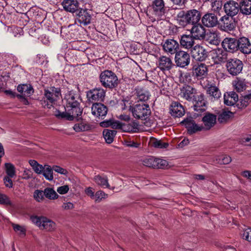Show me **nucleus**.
I'll return each instance as SVG.
<instances>
[{
	"label": "nucleus",
	"instance_id": "f257e3e1",
	"mask_svg": "<svg viewBox=\"0 0 251 251\" xmlns=\"http://www.w3.org/2000/svg\"><path fill=\"white\" fill-rule=\"evenodd\" d=\"M80 100L78 93L73 90L68 91L63 100L65 104V111L61 112L56 110L54 112L55 116L58 118L69 121L78 118L82 112V110L79 107Z\"/></svg>",
	"mask_w": 251,
	"mask_h": 251
},
{
	"label": "nucleus",
	"instance_id": "f03ea898",
	"mask_svg": "<svg viewBox=\"0 0 251 251\" xmlns=\"http://www.w3.org/2000/svg\"><path fill=\"white\" fill-rule=\"evenodd\" d=\"M201 19V14L200 11L195 9L188 10L186 12L184 11H181L176 16L177 23L182 26H185L188 24H197Z\"/></svg>",
	"mask_w": 251,
	"mask_h": 251
},
{
	"label": "nucleus",
	"instance_id": "7ed1b4c3",
	"mask_svg": "<svg viewBox=\"0 0 251 251\" xmlns=\"http://www.w3.org/2000/svg\"><path fill=\"white\" fill-rule=\"evenodd\" d=\"M61 97V94L59 88L54 87L48 88L44 90L42 104L44 107L50 108Z\"/></svg>",
	"mask_w": 251,
	"mask_h": 251
},
{
	"label": "nucleus",
	"instance_id": "20e7f679",
	"mask_svg": "<svg viewBox=\"0 0 251 251\" xmlns=\"http://www.w3.org/2000/svg\"><path fill=\"white\" fill-rule=\"evenodd\" d=\"M30 220L33 224L39 227L41 229H44L48 231H52L56 228L55 223L46 217L31 216Z\"/></svg>",
	"mask_w": 251,
	"mask_h": 251
},
{
	"label": "nucleus",
	"instance_id": "39448f33",
	"mask_svg": "<svg viewBox=\"0 0 251 251\" xmlns=\"http://www.w3.org/2000/svg\"><path fill=\"white\" fill-rule=\"evenodd\" d=\"M129 110L135 118L142 120H146L151 114L150 107L147 104H135L130 106Z\"/></svg>",
	"mask_w": 251,
	"mask_h": 251
},
{
	"label": "nucleus",
	"instance_id": "423d86ee",
	"mask_svg": "<svg viewBox=\"0 0 251 251\" xmlns=\"http://www.w3.org/2000/svg\"><path fill=\"white\" fill-rule=\"evenodd\" d=\"M101 84L105 87L112 88L117 85L118 78L116 75L110 71L102 72L100 76Z\"/></svg>",
	"mask_w": 251,
	"mask_h": 251
},
{
	"label": "nucleus",
	"instance_id": "0eeeda50",
	"mask_svg": "<svg viewBox=\"0 0 251 251\" xmlns=\"http://www.w3.org/2000/svg\"><path fill=\"white\" fill-rule=\"evenodd\" d=\"M243 67L242 62L238 59H230L226 64L227 70L229 74L232 75H237L239 74Z\"/></svg>",
	"mask_w": 251,
	"mask_h": 251
},
{
	"label": "nucleus",
	"instance_id": "6e6552de",
	"mask_svg": "<svg viewBox=\"0 0 251 251\" xmlns=\"http://www.w3.org/2000/svg\"><path fill=\"white\" fill-rule=\"evenodd\" d=\"M164 51L168 54H174L179 48V44L173 39L166 40L162 43Z\"/></svg>",
	"mask_w": 251,
	"mask_h": 251
},
{
	"label": "nucleus",
	"instance_id": "1a4fd4ad",
	"mask_svg": "<svg viewBox=\"0 0 251 251\" xmlns=\"http://www.w3.org/2000/svg\"><path fill=\"white\" fill-rule=\"evenodd\" d=\"M175 54V59L177 66L183 68L189 64L190 56L187 52L179 50Z\"/></svg>",
	"mask_w": 251,
	"mask_h": 251
},
{
	"label": "nucleus",
	"instance_id": "9d476101",
	"mask_svg": "<svg viewBox=\"0 0 251 251\" xmlns=\"http://www.w3.org/2000/svg\"><path fill=\"white\" fill-rule=\"evenodd\" d=\"M192 57L196 60L202 61L207 56V52L203 47L196 45L191 49Z\"/></svg>",
	"mask_w": 251,
	"mask_h": 251
},
{
	"label": "nucleus",
	"instance_id": "9b49d317",
	"mask_svg": "<svg viewBox=\"0 0 251 251\" xmlns=\"http://www.w3.org/2000/svg\"><path fill=\"white\" fill-rule=\"evenodd\" d=\"M221 28L225 31H230L234 29L236 23L232 17L224 16L221 18Z\"/></svg>",
	"mask_w": 251,
	"mask_h": 251
},
{
	"label": "nucleus",
	"instance_id": "f8f14e48",
	"mask_svg": "<svg viewBox=\"0 0 251 251\" xmlns=\"http://www.w3.org/2000/svg\"><path fill=\"white\" fill-rule=\"evenodd\" d=\"M201 22L203 25L207 27H213L218 24L217 16L213 13H206L201 18Z\"/></svg>",
	"mask_w": 251,
	"mask_h": 251
},
{
	"label": "nucleus",
	"instance_id": "ddd939ff",
	"mask_svg": "<svg viewBox=\"0 0 251 251\" xmlns=\"http://www.w3.org/2000/svg\"><path fill=\"white\" fill-rule=\"evenodd\" d=\"M91 111L95 117L103 118L107 113V108L103 104L96 103L92 105Z\"/></svg>",
	"mask_w": 251,
	"mask_h": 251
},
{
	"label": "nucleus",
	"instance_id": "4468645a",
	"mask_svg": "<svg viewBox=\"0 0 251 251\" xmlns=\"http://www.w3.org/2000/svg\"><path fill=\"white\" fill-rule=\"evenodd\" d=\"M105 95V91L101 88H95L87 94L90 100L102 101Z\"/></svg>",
	"mask_w": 251,
	"mask_h": 251
},
{
	"label": "nucleus",
	"instance_id": "2eb2a0df",
	"mask_svg": "<svg viewBox=\"0 0 251 251\" xmlns=\"http://www.w3.org/2000/svg\"><path fill=\"white\" fill-rule=\"evenodd\" d=\"M222 45L225 50L227 51L234 52L238 49V41L235 38H226Z\"/></svg>",
	"mask_w": 251,
	"mask_h": 251
},
{
	"label": "nucleus",
	"instance_id": "dca6fc26",
	"mask_svg": "<svg viewBox=\"0 0 251 251\" xmlns=\"http://www.w3.org/2000/svg\"><path fill=\"white\" fill-rule=\"evenodd\" d=\"M195 40L191 35L183 34L180 39V46L185 49H192L195 46Z\"/></svg>",
	"mask_w": 251,
	"mask_h": 251
},
{
	"label": "nucleus",
	"instance_id": "f3484780",
	"mask_svg": "<svg viewBox=\"0 0 251 251\" xmlns=\"http://www.w3.org/2000/svg\"><path fill=\"white\" fill-rule=\"evenodd\" d=\"M238 49L244 54L251 53V43L248 38L243 37L238 40Z\"/></svg>",
	"mask_w": 251,
	"mask_h": 251
},
{
	"label": "nucleus",
	"instance_id": "a211bd4d",
	"mask_svg": "<svg viewBox=\"0 0 251 251\" xmlns=\"http://www.w3.org/2000/svg\"><path fill=\"white\" fill-rule=\"evenodd\" d=\"M239 6V5L237 2L233 0H230L224 5L225 12L230 17H233L238 13Z\"/></svg>",
	"mask_w": 251,
	"mask_h": 251
},
{
	"label": "nucleus",
	"instance_id": "6ab92c4d",
	"mask_svg": "<svg viewBox=\"0 0 251 251\" xmlns=\"http://www.w3.org/2000/svg\"><path fill=\"white\" fill-rule=\"evenodd\" d=\"M216 116L214 114L207 113L202 118V121L203 123L202 129L208 130L213 127L216 122Z\"/></svg>",
	"mask_w": 251,
	"mask_h": 251
},
{
	"label": "nucleus",
	"instance_id": "aec40b11",
	"mask_svg": "<svg viewBox=\"0 0 251 251\" xmlns=\"http://www.w3.org/2000/svg\"><path fill=\"white\" fill-rule=\"evenodd\" d=\"M193 25L191 30V35L196 39L203 38L205 34V30L203 26L200 24Z\"/></svg>",
	"mask_w": 251,
	"mask_h": 251
},
{
	"label": "nucleus",
	"instance_id": "412c9836",
	"mask_svg": "<svg viewBox=\"0 0 251 251\" xmlns=\"http://www.w3.org/2000/svg\"><path fill=\"white\" fill-rule=\"evenodd\" d=\"M174 65L172 60L168 57L162 56L158 59V67L162 71H169Z\"/></svg>",
	"mask_w": 251,
	"mask_h": 251
},
{
	"label": "nucleus",
	"instance_id": "4be33fe9",
	"mask_svg": "<svg viewBox=\"0 0 251 251\" xmlns=\"http://www.w3.org/2000/svg\"><path fill=\"white\" fill-rule=\"evenodd\" d=\"M227 58V53L221 49H217L212 51V58L216 64L225 61Z\"/></svg>",
	"mask_w": 251,
	"mask_h": 251
},
{
	"label": "nucleus",
	"instance_id": "5701e85b",
	"mask_svg": "<svg viewBox=\"0 0 251 251\" xmlns=\"http://www.w3.org/2000/svg\"><path fill=\"white\" fill-rule=\"evenodd\" d=\"M62 5L66 11L71 13H74L77 10L79 6L76 0H64Z\"/></svg>",
	"mask_w": 251,
	"mask_h": 251
},
{
	"label": "nucleus",
	"instance_id": "b1692460",
	"mask_svg": "<svg viewBox=\"0 0 251 251\" xmlns=\"http://www.w3.org/2000/svg\"><path fill=\"white\" fill-rule=\"evenodd\" d=\"M182 123L186 126L190 134L202 130V127L197 125L191 119H185L182 122Z\"/></svg>",
	"mask_w": 251,
	"mask_h": 251
},
{
	"label": "nucleus",
	"instance_id": "393cba45",
	"mask_svg": "<svg viewBox=\"0 0 251 251\" xmlns=\"http://www.w3.org/2000/svg\"><path fill=\"white\" fill-rule=\"evenodd\" d=\"M76 16L80 24L86 25L90 23L91 17L86 9H80Z\"/></svg>",
	"mask_w": 251,
	"mask_h": 251
},
{
	"label": "nucleus",
	"instance_id": "a878e982",
	"mask_svg": "<svg viewBox=\"0 0 251 251\" xmlns=\"http://www.w3.org/2000/svg\"><path fill=\"white\" fill-rule=\"evenodd\" d=\"M171 114L173 116L180 117L182 116L185 112L182 105L178 102H173L171 105Z\"/></svg>",
	"mask_w": 251,
	"mask_h": 251
},
{
	"label": "nucleus",
	"instance_id": "bb28decb",
	"mask_svg": "<svg viewBox=\"0 0 251 251\" xmlns=\"http://www.w3.org/2000/svg\"><path fill=\"white\" fill-rule=\"evenodd\" d=\"M207 66L202 63H198L193 67V74L198 77H204L207 74Z\"/></svg>",
	"mask_w": 251,
	"mask_h": 251
},
{
	"label": "nucleus",
	"instance_id": "cd10ccee",
	"mask_svg": "<svg viewBox=\"0 0 251 251\" xmlns=\"http://www.w3.org/2000/svg\"><path fill=\"white\" fill-rule=\"evenodd\" d=\"M206 107V101L203 95H201L196 98L195 102L194 104L195 111L200 113L205 111Z\"/></svg>",
	"mask_w": 251,
	"mask_h": 251
},
{
	"label": "nucleus",
	"instance_id": "c85d7f7f",
	"mask_svg": "<svg viewBox=\"0 0 251 251\" xmlns=\"http://www.w3.org/2000/svg\"><path fill=\"white\" fill-rule=\"evenodd\" d=\"M224 103L226 105H234L238 100L237 94L234 92H230L225 94L224 96Z\"/></svg>",
	"mask_w": 251,
	"mask_h": 251
},
{
	"label": "nucleus",
	"instance_id": "c756f323",
	"mask_svg": "<svg viewBox=\"0 0 251 251\" xmlns=\"http://www.w3.org/2000/svg\"><path fill=\"white\" fill-rule=\"evenodd\" d=\"M152 8L155 14L161 16L164 13V3L163 0H154L152 3Z\"/></svg>",
	"mask_w": 251,
	"mask_h": 251
},
{
	"label": "nucleus",
	"instance_id": "7c9ffc66",
	"mask_svg": "<svg viewBox=\"0 0 251 251\" xmlns=\"http://www.w3.org/2000/svg\"><path fill=\"white\" fill-rule=\"evenodd\" d=\"M206 40L211 45L217 46L220 43V36L217 32H210L207 35Z\"/></svg>",
	"mask_w": 251,
	"mask_h": 251
},
{
	"label": "nucleus",
	"instance_id": "2f4dec72",
	"mask_svg": "<svg viewBox=\"0 0 251 251\" xmlns=\"http://www.w3.org/2000/svg\"><path fill=\"white\" fill-rule=\"evenodd\" d=\"M17 90L25 97L30 96L33 92V88L30 85L25 84L19 85L17 87Z\"/></svg>",
	"mask_w": 251,
	"mask_h": 251
},
{
	"label": "nucleus",
	"instance_id": "473e14b6",
	"mask_svg": "<svg viewBox=\"0 0 251 251\" xmlns=\"http://www.w3.org/2000/svg\"><path fill=\"white\" fill-rule=\"evenodd\" d=\"M93 180L97 185L101 187L110 188L108 179L106 176L97 175L94 177Z\"/></svg>",
	"mask_w": 251,
	"mask_h": 251
},
{
	"label": "nucleus",
	"instance_id": "72a5a7b5",
	"mask_svg": "<svg viewBox=\"0 0 251 251\" xmlns=\"http://www.w3.org/2000/svg\"><path fill=\"white\" fill-rule=\"evenodd\" d=\"M125 124L119 121H106L100 123V125L102 127H108L111 126L113 128L121 129L123 130V127Z\"/></svg>",
	"mask_w": 251,
	"mask_h": 251
},
{
	"label": "nucleus",
	"instance_id": "f704fd0d",
	"mask_svg": "<svg viewBox=\"0 0 251 251\" xmlns=\"http://www.w3.org/2000/svg\"><path fill=\"white\" fill-rule=\"evenodd\" d=\"M194 89L190 86H185L181 90L182 97L187 100H191L193 97Z\"/></svg>",
	"mask_w": 251,
	"mask_h": 251
},
{
	"label": "nucleus",
	"instance_id": "c9c22d12",
	"mask_svg": "<svg viewBox=\"0 0 251 251\" xmlns=\"http://www.w3.org/2000/svg\"><path fill=\"white\" fill-rule=\"evenodd\" d=\"M137 99L140 101H147L150 97V93L146 89L138 88L136 89Z\"/></svg>",
	"mask_w": 251,
	"mask_h": 251
},
{
	"label": "nucleus",
	"instance_id": "e433bc0d",
	"mask_svg": "<svg viewBox=\"0 0 251 251\" xmlns=\"http://www.w3.org/2000/svg\"><path fill=\"white\" fill-rule=\"evenodd\" d=\"M139 130V124L135 122L132 121L128 124H124L123 131L125 132H136Z\"/></svg>",
	"mask_w": 251,
	"mask_h": 251
},
{
	"label": "nucleus",
	"instance_id": "4c0bfd02",
	"mask_svg": "<svg viewBox=\"0 0 251 251\" xmlns=\"http://www.w3.org/2000/svg\"><path fill=\"white\" fill-rule=\"evenodd\" d=\"M207 93L212 98L218 99L221 96V93L219 88L214 85H210L207 89Z\"/></svg>",
	"mask_w": 251,
	"mask_h": 251
},
{
	"label": "nucleus",
	"instance_id": "58836bf2",
	"mask_svg": "<svg viewBox=\"0 0 251 251\" xmlns=\"http://www.w3.org/2000/svg\"><path fill=\"white\" fill-rule=\"evenodd\" d=\"M241 12L244 15L251 14V0H243L241 3Z\"/></svg>",
	"mask_w": 251,
	"mask_h": 251
},
{
	"label": "nucleus",
	"instance_id": "ea45409f",
	"mask_svg": "<svg viewBox=\"0 0 251 251\" xmlns=\"http://www.w3.org/2000/svg\"><path fill=\"white\" fill-rule=\"evenodd\" d=\"M116 131L105 129L103 131V137L108 144L113 142L114 138L116 134Z\"/></svg>",
	"mask_w": 251,
	"mask_h": 251
},
{
	"label": "nucleus",
	"instance_id": "a19ab883",
	"mask_svg": "<svg viewBox=\"0 0 251 251\" xmlns=\"http://www.w3.org/2000/svg\"><path fill=\"white\" fill-rule=\"evenodd\" d=\"M234 89L238 92L243 91L246 89V83L244 79L237 78L233 82Z\"/></svg>",
	"mask_w": 251,
	"mask_h": 251
},
{
	"label": "nucleus",
	"instance_id": "79ce46f5",
	"mask_svg": "<svg viewBox=\"0 0 251 251\" xmlns=\"http://www.w3.org/2000/svg\"><path fill=\"white\" fill-rule=\"evenodd\" d=\"M53 169L48 165H44V168L42 174L46 178V179L49 180H52L53 179Z\"/></svg>",
	"mask_w": 251,
	"mask_h": 251
},
{
	"label": "nucleus",
	"instance_id": "37998d69",
	"mask_svg": "<svg viewBox=\"0 0 251 251\" xmlns=\"http://www.w3.org/2000/svg\"><path fill=\"white\" fill-rule=\"evenodd\" d=\"M216 161L220 164H228L231 161V158L226 154H222L216 156Z\"/></svg>",
	"mask_w": 251,
	"mask_h": 251
},
{
	"label": "nucleus",
	"instance_id": "c03bdc74",
	"mask_svg": "<svg viewBox=\"0 0 251 251\" xmlns=\"http://www.w3.org/2000/svg\"><path fill=\"white\" fill-rule=\"evenodd\" d=\"M233 116L230 111H224L219 114L218 120L220 123H225Z\"/></svg>",
	"mask_w": 251,
	"mask_h": 251
},
{
	"label": "nucleus",
	"instance_id": "a18cd8bd",
	"mask_svg": "<svg viewBox=\"0 0 251 251\" xmlns=\"http://www.w3.org/2000/svg\"><path fill=\"white\" fill-rule=\"evenodd\" d=\"M45 196L49 200H56L59 196L51 188H46L44 190Z\"/></svg>",
	"mask_w": 251,
	"mask_h": 251
},
{
	"label": "nucleus",
	"instance_id": "49530a36",
	"mask_svg": "<svg viewBox=\"0 0 251 251\" xmlns=\"http://www.w3.org/2000/svg\"><path fill=\"white\" fill-rule=\"evenodd\" d=\"M29 163L36 173L38 174H42L44 168V166H43L42 165L39 164L35 160H29Z\"/></svg>",
	"mask_w": 251,
	"mask_h": 251
},
{
	"label": "nucleus",
	"instance_id": "de8ad7c7",
	"mask_svg": "<svg viewBox=\"0 0 251 251\" xmlns=\"http://www.w3.org/2000/svg\"><path fill=\"white\" fill-rule=\"evenodd\" d=\"M12 227L14 231L19 235L24 236L26 233V228L24 226L12 224Z\"/></svg>",
	"mask_w": 251,
	"mask_h": 251
},
{
	"label": "nucleus",
	"instance_id": "09e8293b",
	"mask_svg": "<svg viewBox=\"0 0 251 251\" xmlns=\"http://www.w3.org/2000/svg\"><path fill=\"white\" fill-rule=\"evenodd\" d=\"M156 159V158L152 156L148 157L143 160L142 163L143 165L145 166L154 168Z\"/></svg>",
	"mask_w": 251,
	"mask_h": 251
},
{
	"label": "nucleus",
	"instance_id": "8fccbe9b",
	"mask_svg": "<svg viewBox=\"0 0 251 251\" xmlns=\"http://www.w3.org/2000/svg\"><path fill=\"white\" fill-rule=\"evenodd\" d=\"M108 195L105 193L103 191L101 190L98 191L96 194H95V197L93 198V200L96 202H100L103 199H106L107 198Z\"/></svg>",
	"mask_w": 251,
	"mask_h": 251
},
{
	"label": "nucleus",
	"instance_id": "3c124183",
	"mask_svg": "<svg viewBox=\"0 0 251 251\" xmlns=\"http://www.w3.org/2000/svg\"><path fill=\"white\" fill-rule=\"evenodd\" d=\"M6 173L7 176L13 177L15 175V171L14 166L11 163H7L5 164Z\"/></svg>",
	"mask_w": 251,
	"mask_h": 251
},
{
	"label": "nucleus",
	"instance_id": "603ef678",
	"mask_svg": "<svg viewBox=\"0 0 251 251\" xmlns=\"http://www.w3.org/2000/svg\"><path fill=\"white\" fill-rule=\"evenodd\" d=\"M151 144L154 147L159 149L167 148L169 145L167 143L163 142L161 140H152Z\"/></svg>",
	"mask_w": 251,
	"mask_h": 251
},
{
	"label": "nucleus",
	"instance_id": "864d4df0",
	"mask_svg": "<svg viewBox=\"0 0 251 251\" xmlns=\"http://www.w3.org/2000/svg\"><path fill=\"white\" fill-rule=\"evenodd\" d=\"M168 165V162L166 160L160 158H156L154 168L164 169Z\"/></svg>",
	"mask_w": 251,
	"mask_h": 251
},
{
	"label": "nucleus",
	"instance_id": "5fc2aeb1",
	"mask_svg": "<svg viewBox=\"0 0 251 251\" xmlns=\"http://www.w3.org/2000/svg\"><path fill=\"white\" fill-rule=\"evenodd\" d=\"M44 191L41 190H35L33 194V197L34 199L38 202H41L44 199Z\"/></svg>",
	"mask_w": 251,
	"mask_h": 251
},
{
	"label": "nucleus",
	"instance_id": "6e6d98bb",
	"mask_svg": "<svg viewBox=\"0 0 251 251\" xmlns=\"http://www.w3.org/2000/svg\"><path fill=\"white\" fill-rule=\"evenodd\" d=\"M74 129L76 132H80L82 131H85L88 129V126L84 124L83 123L81 122L78 124H75L73 127Z\"/></svg>",
	"mask_w": 251,
	"mask_h": 251
},
{
	"label": "nucleus",
	"instance_id": "4d7b16f0",
	"mask_svg": "<svg viewBox=\"0 0 251 251\" xmlns=\"http://www.w3.org/2000/svg\"><path fill=\"white\" fill-rule=\"evenodd\" d=\"M251 99V94H249L243 96L240 100L241 108L246 107L250 102Z\"/></svg>",
	"mask_w": 251,
	"mask_h": 251
},
{
	"label": "nucleus",
	"instance_id": "13d9d810",
	"mask_svg": "<svg viewBox=\"0 0 251 251\" xmlns=\"http://www.w3.org/2000/svg\"><path fill=\"white\" fill-rule=\"evenodd\" d=\"M124 145L126 147H132V148H138L140 146V144L135 142L133 140H126L124 142Z\"/></svg>",
	"mask_w": 251,
	"mask_h": 251
},
{
	"label": "nucleus",
	"instance_id": "bf43d9fd",
	"mask_svg": "<svg viewBox=\"0 0 251 251\" xmlns=\"http://www.w3.org/2000/svg\"><path fill=\"white\" fill-rule=\"evenodd\" d=\"M0 204L11 205V203L7 196L0 193Z\"/></svg>",
	"mask_w": 251,
	"mask_h": 251
},
{
	"label": "nucleus",
	"instance_id": "052dcab7",
	"mask_svg": "<svg viewBox=\"0 0 251 251\" xmlns=\"http://www.w3.org/2000/svg\"><path fill=\"white\" fill-rule=\"evenodd\" d=\"M0 204L11 205V203L7 196L0 193Z\"/></svg>",
	"mask_w": 251,
	"mask_h": 251
},
{
	"label": "nucleus",
	"instance_id": "680f3d73",
	"mask_svg": "<svg viewBox=\"0 0 251 251\" xmlns=\"http://www.w3.org/2000/svg\"><path fill=\"white\" fill-rule=\"evenodd\" d=\"M251 232V229L250 228H247L245 229L243 232L241 234L242 237L243 239L246 240L249 242H250V234Z\"/></svg>",
	"mask_w": 251,
	"mask_h": 251
},
{
	"label": "nucleus",
	"instance_id": "e2e57ef3",
	"mask_svg": "<svg viewBox=\"0 0 251 251\" xmlns=\"http://www.w3.org/2000/svg\"><path fill=\"white\" fill-rule=\"evenodd\" d=\"M69 190V187L67 185L60 186L57 188V192L60 194H65L68 193Z\"/></svg>",
	"mask_w": 251,
	"mask_h": 251
},
{
	"label": "nucleus",
	"instance_id": "0e129e2a",
	"mask_svg": "<svg viewBox=\"0 0 251 251\" xmlns=\"http://www.w3.org/2000/svg\"><path fill=\"white\" fill-rule=\"evenodd\" d=\"M52 169L55 172L62 175H66L68 174V171L66 169L58 166H53Z\"/></svg>",
	"mask_w": 251,
	"mask_h": 251
},
{
	"label": "nucleus",
	"instance_id": "69168bd1",
	"mask_svg": "<svg viewBox=\"0 0 251 251\" xmlns=\"http://www.w3.org/2000/svg\"><path fill=\"white\" fill-rule=\"evenodd\" d=\"M84 192L88 196L90 197L91 199L93 200V198L95 197V193L92 187H88L86 188Z\"/></svg>",
	"mask_w": 251,
	"mask_h": 251
},
{
	"label": "nucleus",
	"instance_id": "338daca9",
	"mask_svg": "<svg viewBox=\"0 0 251 251\" xmlns=\"http://www.w3.org/2000/svg\"><path fill=\"white\" fill-rule=\"evenodd\" d=\"M36 62L39 64L43 65L45 62H47V58L43 54H38L37 55Z\"/></svg>",
	"mask_w": 251,
	"mask_h": 251
},
{
	"label": "nucleus",
	"instance_id": "774afa93",
	"mask_svg": "<svg viewBox=\"0 0 251 251\" xmlns=\"http://www.w3.org/2000/svg\"><path fill=\"white\" fill-rule=\"evenodd\" d=\"M10 176H5L4 179V183L5 185L9 188H12L13 186V182Z\"/></svg>",
	"mask_w": 251,
	"mask_h": 251
}]
</instances>
